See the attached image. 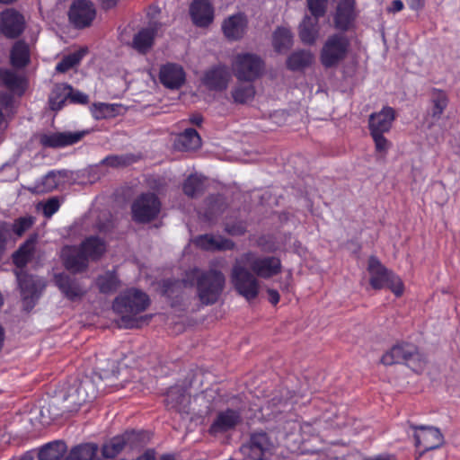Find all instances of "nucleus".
<instances>
[{"mask_svg":"<svg viewBox=\"0 0 460 460\" xmlns=\"http://www.w3.org/2000/svg\"><path fill=\"white\" fill-rule=\"evenodd\" d=\"M160 201L154 194L139 197L132 205L133 217L138 222H148L160 212Z\"/></svg>","mask_w":460,"mask_h":460,"instance_id":"nucleus-11","label":"nucleus"},{"mask_svg":"<svg viewBox=\"0 0 460 460\" xmlns=\"http://www.w3.org/2000/svg\"><path fill=\"white\" fill-rule=\"evenodd\" d=\"M149 305V298L139 289L131 288L118 296L113 303V309L121 315L123 322L131 321Z\"/></svg>","mask_w":460,"mask_h":460,"instance_id":"nucleus-5","label":"nucleus"},{"mask_svg":"<svg viewBox=\"0 0 460 460\" xmlns=\"http://www.w3.org/2000/svg\"><path fill=\"white\" fill-rule=\"evenodd\" d=\"M166 406L180 413H187L190 402V397L181 387H172L166 394Z\"/></svg>","mask_w":460,"mask_h":460,"instance_id":"nucleus-25","label":"nucleus"},{"mask_svg":"<svg viewBox=\"0 0 460 460\" xmlns=\"http://www.w3.org/2000/svg\"><path fill=\"white\" fill-rule=\"evenodd\" d=\"M95 8L92 2L78 0L73 3L69 10V20L76 28L89 26L95 18Z\"/></svg>","mask_w":460,"mask_h":460,"instance_id":"nucleus-15","label":"nucleus"},{"mask_svg":"<svg viewBox=\"0 0 460 460\" xmlns=\"http://www.w3.org/2000/svg\"><path fill=\"white\" fill-rule=\"evenodd\" d=\"M11 241V228L7 223L0 224V260L3 258L6 246Z\"/></svg>","mask_w":460,"mask_h":460,"instance_id":"nucleus-48","label":"nucleus"},{"mask_svg":"<svg viewBox=\"0 0 460 460\" xmlns=\"http://www.w3.org/2000/svg\"><path fill=\"white\" fill-rule=\"evenodd\" d=\"M139 460H155V453L154 450H147Z\"/></svg>","mask_w":460,"mask_h":460,"instance_id":"nucleus-59","label":"nucleus"},{"mask_svg":"<svg viewBox=\"0 0 460 460\" xmlns=\"http://www.w3.org/2000/svg\"><path fill=\"white\" fill-rule=\"evenodd\" d=\"M118 371L112 370L111 377H117L118 376Z\"/></svg>","mask_w":460,"mask_h":460,"instance_id":"nucleus-62","label":"nucleus"},{"mask_svg":"<svg viewBox=\"0 0 460 460\" xmlns=\"http://www.w3.org/2000/svg\"><path fill=\"white\" fill-rule=\"evenodd\" d=\"M350 41L342 32L331 34L325 40L321 51L320 61L326 68L337 66L349 51Z\"/></svg>","mask_w":460,"mask_h":460,"instance_id":"nucleus-6","label":"nucleus"},{"mask_svg":"<svg viewBox=\"0 0 460 460\" xmlns=\"http://www.w3.org/2000/svg\"><path fill=\"white\" fill-rule=\"evenodd\" d=\"M401 349L397 346H394L388 352H386L381 358V362L384 365L390 366L394 364H401V358L399 353Z\"/></svg>","mask_w":460,"mask_h":460,"instance_id":"nucleus-49","label":"nucleus"},{"mask_svg":"<svg viewBox=\"0 0 460 460\" xmlns=\"http://www.w3.org/2000/svg\"><path fill=\"white\" fill-rule=\"evenodd\" d=\"M404 7V4L402 3V1L401 0H394L391 4L387 7V12L388 13H398L400 11H402Z\"/></svg>","mask_w":460,"mask_h":460,"instance_id":"nucleus-54","label":"nucleus"},{"mask_svg":"<svg viewBox=\"0 0 460 460\" xmlns=\"http://www.w3.org/2000/svg\"><path fill=\"white\" fill-rule=\"evenodd\" d=\"M410 9L413 11L420 10L424 6L425 0H405Z\"/></svg>","mask_w":460,"mask_h":460,"instance_id":"nucleus-55","label":"nucleus"},{"mask_svg":"<svg viewBox=\"0 0 460 460\" xmlns=\"http://www.w3.org/2000/svg\"><path fill=\"white\" fill-rule=\"evenodd\" d=\"M97 286L101 292L111 293L117 289L119 281L113 272H106L97 279Z\"/></svg>","mask_w":460,"mask_h":460,"instance_id":"nucleus-44","label":"nucleus"},{"mask_svg":"<svg viewBox=\"0 0 460 460\" xmlns=\"http://www.w3.org/2000/svg\"><path fill=\"white\" fill-rule=\"evenodd\" d=\"M307 7L313 16L322 17L327 11L328 0H306Z\"/></svg>","mask_w":460,"mask_h":460,"instance_id":"nucleus-47","label":"nucleus"},{"mask_svg":"<svg viewBox=\"0 0 460 460\" xmlns=\"http://www.w3.org/2000/svg\"><path fill=\"white\" fill-rule=\"evenodd\" d=\"M203 177L198 174H191L183 183V191L190 197H195L203 190Z\"/></svg>","mask_w":460,"mask_h":460,"instance_id":"nucleus-42","label":"nucleus"},{"mask_svg":"<svg viewBox=\"0 0 460 460\" xmlns=\"http://www.w3.org/2000/svg\"><path fill=\"white\" fill-rule=\"evenodd\" d=\"M155 35L154 28L144 29L135 35L133 40L134 48L142 53L146 52L152 46Z\"/></svg>","mask_w":460,"mask_h":460,"instance_id":"nucleus-40","label":"nucleus"},{"mask_svg":"<svg viewBox=\"0 0 460 460\" xmlns=\"http://www.w3.org/2000/svg\"><path fill=\"white\" fill-rule=\"evenodd\" d=\"M60 207L59 200L56 198L49 199L47 202L43 204V214L47 217H50L53 214H55Z\"/></svg>","mask_w":460,"mask_h":460,"instance_id":"nucleus-51","label":"nucleus"},{"mask_svg":"<svg viewBox=\"0 0 460 460\" xmlns=\"http://www.w3.org/2000/svg\"><path fill=\"white\" fill-rule=\"evenodd\" d=\"M255 87L252 83L240 82L234 85L231 91V96L234 102L238 104H246L251 102L255 96Z\"/></svg>","mask_w":460,"mask_h":460,"instance_id":"nucleus-32","label":"nucleus"},{"mask_svg":"<svg viewBox=\"0 0 460 460\" xmlns=\"http://www.w3.org/2000/svg\"><path fill=\"white\" fill-rule=\"evenodd\" d=\"M30 57L29 45L22 40L16 41L10 54L11 64L16 68L24 67L29 64Z\"/></svg>","mask_w":460,"mask_h":460,"instance_id":"nucleus-30","label":"nucleus"},{"mask_svg":"<svg viewBox=\"0 0 460 460\" xmlns=\"http://www.w3.org/2000/svg\"><path fill=\"white\" fill-rule=\"evenodd\" d=\"M185 285H196L197 295L203 305H213L219 299L226 283L224 274L215 269L194 268L185 273Z\"/></svg>","mask_w":460,"mask_h":460,"instance_id":"nucleus-2","label":"nucleus"},{"mask_svg":"<svg viewBox=\"0 0 460 460\" xmlns=\"http://www.w3.org/2000/svg\"><path fill=\"white\" fill-rule=\"evenodd\" d=\"M248 22L245 15L236 13L229 16L222 23V31L225 37L235 41L243 38L247 31Z\"/></svg>","mask_w":460,"mask_h":460,"instance_id":"nucleus-18","label":"nucleus"},{"mask_svg":"<svg viewBox=\"0 0 460 460\" xmlns=\"http://www.w3.org/2000/svg\"><path fill=\"white\" fill-rule=\"evenodd\" d=\"M269 300L271 304L276 305L279 301V294L274 289L268 290Z\"/></svg>","mask_w":460,"mask_h":460,"instance_id":"nucleus-57","label":"nucleus"},{"mask_svg":"<svg viewBox=\"0 0 460 460\" xmlns=\"http://www.w3.org/2000/svg\"><path fill=\"white\" fill-rule=\"evenodd\" d=\"M87 51V48H81L80 49L65 56L60 62L57 64L56 71L58 73H66L74 68L81 62Z\"/></svg>","mask_w":460,"mask_h":460,"instance_id":"nucleus-38","label":"nucleus"},{"mask_svg":"<svg viewBox=\"0 0 460 460\" xmlns=\"http://www.w3.org/2000/svg\"><path fill=\"white\" fill-rule=\"evenodd\" d=\"M119 109L118 104L98 102L91 107V113L95 119H104L116 116Z\"/></svg>","mask_w":460,"mask_h":460,"instance_id":"nucleus-41","label":"nucleus"},{"mask_svg":"<svg viewBox=\"0 0 460 460\" xmlns=\"http://www.w3.org/2000/svg\"><path fill=\"white\" fill-rule=\"evenodd\" d=\"M226 230L233 235L242 234L244 232V228L243 226H226Z\"/></svg>","mask_w":460,"mask_h":460,"instance_id":"nucleus-56","label":"nucleus"},{"mask_svg":"<svg viewBox=\"0 0 460 460\" xmlns=\"http://www.w3.org/2000/svg\"><path fill=\"white\" fill-rule=\"evenodd\" d=\"M103 8L110 9L116 5L118 0H99Z\"/></svg>","mask_w":460,"mask_h":460,"instance_id":"nucleus-58","label":"nucleus"},{"mask_svg":"<svg viewBox=\"0 0 460 460\" xmlns=\"http://www.w3.org/2000/svg\"><path fill=\"white\" fill-rule=\"evenodd\" d=\"M293 45V34L287 27H278L272 34V46L275 51L283 53Z\"/></svg>","mask_w":460,"mask_h":460,"instance_id":"nucleus-31","label":"nucleus"},{"mask_svg":"<svg viewBox=\"0 0 460 460\" xmlns=\"http://www.w3.org/2000/svg\"><path fill=\"white\" fill-rule=\"evenodd\" d=\"M54 280L64 296L71 301L81 299L86 293L85 288L79 282L64 273L56 274Z\"/></svg>","mask_w":460,"mask_h":460,"instance_id":"nucleus-19","label":"nucleus"},{"mask_svg":"<svg viewBox=\"0 0 460 460\" xmlns=\"http://www.w3.org/2000/svg\"><path fill=\"white\" fill-rule=\"evenodd\" d=\"M281 261L275 256H260L246 252L237 258L231 272V281L236 291L247 300L254 299L260 290L256 277L270 279L281 271Z\"/></svg>","mask_w":460,"mask_h":460,"instance_id":"nucleus-1","label":"nucleus"},{"mask_svg":"<svg viewBox=\"0 0 460 460\" xmlns=\"http://www.w3.org/2000/svg\"><path fill=\"white\" fill-rule=\"evenodd\" d=\"M447 105V99L445 93H438L436 97L433 99V108L431 111V116L434 120H437L440 118L442 113L444 112L446 107Z\"/></svg>","mask_w":460,"mask_h":460,"instance_id":"nucleus-46","label":"nucleus"},{"mask_svg":"<svg viewBox=\"0 0 460 460\" xmlns=\"http://www.w3.org/2000/svg\"><path fill=\"white\" fill-rule=\"evenodd\" d=\"M190 120L191 123H193L195 125H200L202 122V117L199 114H195L190 117Z\"/></svg>","mask_w":460,"mask_h":460,"instance_id":"nucleus-60","label":"nucleus"},{"mask_svg":"<svg viewBox=\"0 0 460 460\" xmlns=\"http://www.w3.org/2000/svg\"><path fill=\"white\" fill-rule=\"evenodd\" d=\"M241 421L240 413L234 410H226L218 413L210 427L212 433L224 432L234 428Z\"/></svg>","mask_w":460,"mask_h":460,"instance_id":"nucleus-26","label":"nucleus"},{"mask_svg":"<svg viewBox=\"0 0 460 460\" xmlns=\"http://www.w3.org/2000/svg\"><path fill=\"white\" fill-rule=\"evenodd\" d=\"M231 68L238 81L252 83L261 75L264 64L255 54L240 53L234 58Z\"/></svg>","mask_w":460,"mask_h":460,"instance_id":"nucleus-7","label":"nucleus"},{"mask_svg":"<svg viewBox=\"0 0 460 460\" xmlns=\"http://www.w3.org/2000/svg\"><path fill=\"white\" fill-rule=\"evenodd\" d=\"M84 135V131L43 134L40 137V142L46 147H64L77 143Z\"/></svg>","mask_w":460,"mask_h":460,"instance_id":"nucleus-17","label":"nucleus"},{"mask_svg":"<svg viewBox=\"0 0 460 460\" xmlns=\"http://www.w3.org/2000/svg\"><path fill=\"white\" fill-rule=\"evenodd\" d=\"M196 244L208 251H226L234 248V244L229 239L222 236L204 234L196 239Z\"/></svg>","mask_w":460,"mask_h":460,"instance_id":"nucleus-27","label":"nucleus"},{"mask_svg":"<svg viewBox=\"0 0 460 460\" xmlns=\"http://www.w3.org/2000/svg\"><path fill=\"white\" fill-rule=\"evenodd\" d=\"M159 77L165 87L178 89L185 82V72L181 66L169 63L161 67Z\"/></svg>","mask_w":460,"mask_h":460,"instance_id":"nucleus-23","label":"nucleus"},{"mask_svg":"<svg viewBox=\"0 0 460 460\" xmlns=\"http://www.w3.org/2000/svg\"><path fill=\"white\" fill-rule=\"evenodd\" d=\"M61 179L62 175L60 172H49L40 180L36 181L30 190L37 194L52 191L59 185Z\"/></svg>","mask_w":460,"mask_h":460,"instance_id":"nucleus-33","label":"nucleus"},{"mask_svg":"<svg viewBox=\"0 0 460 460\" xmlns=\"http://www.w3.org/2000/svg\"><path fill=\"white\" fill-rule=\"evenodd\" d=\"M414 429L415 444L423 451L439 447L444 443V437L438 428L432 426H411Z\"/></svg>","mask_w":460,"mask_h":460,"instance_id":"nucleus-13","label":"nucleus"},{"mask_svg":"<svg viewBox=\"0 0 460 460\" xmlns=\"http://www.w3.org/2000/svg\"><path fill=\"white\" fill-rule=\"evenodd\" d=\"M69 99L72 102L84 104L88 102V96L79 91H74L71 87V93H69Z\"/></svg>","mask_w":460,"mask_h":460,"instance_id":"nucleus-53","label":"nucleus"},{"mask_svg":"<svg viewBox=\"0 0 460 460\" xmlns=\"http://www.w3.org/2000/svg\"><path fill=\"white\" fill-rule=\"evenodd\" d=\"M395 119V111L389 106L380 111L372 113L369 117L370 133H385L390 130Z\"/></svg>","mask_w":460,"mask_h":460,"instance_id":"nucleus-21","label":"nucleus"},{"mask_svg":"<svg viewBox=\"0 0 460 460\" xmlns=\"http://www.w3.org/2000/svg\"><path fill=\"white\" fill-rule=\"evenodd\" d=\"M71 86L66 84L55 85L49 95V106L53 111H59L69 98Z\"/></svg>","mask_w":460,"mask_h":460,"instance_id":"nucleus-36","label":"nucleus"},{"mask_svg":"<svg viewBox=\"0 0 460 460\" xmlns=\"http://www.w3.org/2000/svg\"><path fill=\"white\" fill-rule=\"evenodd\" d=\"M16 276L23 302L27 306L31 307L34 300L39 297L40 293L46 287V282L41 278L28 275L22 271L17 272Z\"/></svg>","mask_w":460,"mask_h":460,"instance_id":"nucleus-12","label":"nucleus"},{"mask_svg":"<svg viewBox=\"0 0 460 460\" xmlns=\"http://www.w3.org/2000/svg\"><path fill=\"white\" fill-rule=\"evenodd\" d=\"M201 146V138L193 128L186 129L179 135L176 140V146L181 150H195Z\"/></svg>","mask_w":460,"mask_h":460,"instance_id":"nucleus-35","label":"nucleus"},{"mask_svg":"<svg viewBox=\"0 0 460 460\" xmlns=\"http://www.w3.org/2000/svg\"><path fill=\"white\" fill-rule=\"evenodd\" d=\"M401 349L399 353L402 363H406L410 367L415 371L422 369L423 361L416 347L412 344H400L396 345Z\"/></svg>","mask_w":460,"mask_h":460,"instance_id":"nucleus-28","label":"nucleus"},{"mask_svg":"<svg viewBox=\"0 0 460 460\" xmlns=\"http://www.w3.org/2000/svg\"><path fill=\"white\" fill-rule=\"evenodd\" d=\"M102 163L104 164H107V165H110V166H112V167H117V166H120V165L126 164H127V160L123 156L111 155V156L106 157L102 161Z\"/></svg>","mask_w":460,"mask_h":460,"instance_id":"nucleus-52","label":"nucleus"},{"mask_svg":"<svg viewBox=\"0 0 460 460\" xmlns=\"http://www.w3.org/2000/svg\"><path fill=\"white\" fill-rule=\"evenodd\" d=\"M34 239H29L13 255V262L18 267H23L32 256Z\"/></svg>","mask_w":460,"mask_h":460,"instance_id":"nucleus-43","label":"nucleus"},{"mask_svg":"<svg viewBox=\"0 0 460 460\" xmlns=\"http://www.w3.org/2000/svg\"><path fill=\"white\" fill-rule=\"evenodd\" d=\"M356 0H338L332 15L333 26L344 32L353 28L358 18Z\"/></svg>","mask_w":460,"mask_h":460,"instance_id":"nucleus-10","label":"nucleus"},{"mask_svg":"<svg viewBox=\"0 0 460 460\" xmlns=\"http://www.w3.org/2000/svg\"><path fill=\"white\" fill-rule=\"evenodd\" d=\"M375 142L376 150L379 153L385 154L390 148V142L384 137V133H371Z\"/></svg>","mask_w":460,"mask_h":460,"instance_id":"nucleus-50","label":"nucleus"},{"mask_svg":"<svg viewBox=\"0 0 460 460\" xmlns=\"http://www.w3.org/2000/svg\"><path fill=\"white\" fill-rule=\"evenodd\" d=\"M271 450L272 443L264 432L252 434L249 441L240 448L241 453L251 460H267Z\"/></svg>","mask_w":460,"mask_h":460,"instance_id":"nucleus-9","label":"nucleus"},{"mask_svg":"<svg viewBox=\"0 0 460 460\" xmlns=\"http://www.w3.org/2000/svg\"><path fill=\"white\" fill-rule=\"evenodd\" d=\"M137 438L138 434L134 431L126 432L121 436L114 437L103 446V456L106 458L117 456L127 446L132 447Z\"/></svg>","mask_w":460,"mask_h":460,"instance_id":"nucleus-22","label":"nucleus"},{"mask_svg":"<svg viewBox=\"0 0 460 460\" xmlns=\"http://www.w3.org/2000/svg\"><path fill=\"white\" fill-rule=\"evenodd\" d=\"M0 84L13 92L22 93L25 88L24 78L8 69H0Z\"/></svg>","mask_w":460,"mask_h":460,"instance_id":"nucleus-34","label":"nucleus"},{"mask_svg":"<svg viewBox=\"0 0 460 460\" xmlns=\"http://www.w3.org/2000/svg\"><path fill=\"white\" fill-rule=\"evenodd\" d=\"M367 270L370 275L369 282L373 288L380 289L387 287L397 296L403 293L401 279L389 271L376 257L369 258Z\"/></svg>","mask_w":460,"mask_h":460,"instance_id":"nucleus-8","label":"nucleus"},{"mask_svg":"<svg viewBox=\"0 0 460 460\" xmlns=\"http://www.w3.org/2000/svg\"><path fill=\"white\" fill-rule=\"evenodd\" d=\"M105 250L103 241L98 237H89L80 247L65 246L61 251V258L66 269L76 273L85 270L89 261L99 259Z\"/></svg>","mask_w":460,"mask_h":460,"instance_id":"nucleus-3","label":"nucleus"},{"mask_svg":"<svg viewBox=\"0 0 460 460\" xmlns=\"http://www.w3.org/2000/svg\"><path fill=\"white\" fill-rule=\"evenodd\" d=\"M160 460H174V456L171 454H165L160 457Z\"/></svg>","mask_w":460,"mask_h":460,"instance_id":"nucleus-61","label":"nucleus"},{"mask_svg":"<svg viewBox=\"0 0 460 460\" xmlns=\"http://www.w3.org/2000/svg\"><path fill=\"white\" fill-rule=\"evenodd\" d=\"M314 54L309 50H296L292 52L287 59V66L292 71L302 70L313 64Z\"/></svg>","mask_w":460,"mask_h":460,"instance_id":"nucleus-29","label":"nucleus"},{"mask_svg":"<svg viewBox=\"0 0 460 460\" xmlns=\"http://www.w3.org/2000/svg\"><path fill=\"white\" fill-rule=\"evenodd\" d=\"M231 80L229 69L223 65L214 66L204 73L202 77L203 84L209 90L224 91L228 87Z\"/></svg>","mask_w":460,"mask_h":460,"instance_id":"nucleus-16","label":"nucleus"},{"mask_svg":"<svg viewBox=\"0 0 460 460\" xmlns=\"http://www.w3.org/2000/svg\"><path fill=\"white\" fill-rule=\"evenodd\" d=\"M66 452L62 441H54L44 446L39 452V460H59Z\"/></svg>","mask_w":460,"mask_h":460,"instance_id":"nucleus-37","label":"nucleus"},{"mask_svg":"<svg viewBox=\"0 0 460 460\" xmlns=\"http://www.w3.org/2000/svg\"><path fill=\"white\" fill-rule=\"evenodd\" d=\"M190 14L195 25L207 27L213 22L214 9L208 0H194L190 6Z\"/></svg>","mask_w":460,"mask_h":460,"instance_id":"nucleus-20","label":"nucleus"},{"mask_svg":"<svg viewBox=\"0 0 460 460\" xmlns=\"http://www.w3.org/2000/svg\"><path fill=\"white\" fill-rule=\"evenodd\" d=\"M98 447L94 444H85L71 450L66 460H96Z\"/></svg>","mask_w":460,"mask_h":460,"instance_id":"nucleus-39","label":"nucleus"},{"mask_svg":"<svg viewBox=\"0 0 460 460\" xmlns=\"http://www.w3.org/2000/svg\"><path fill=\"white\" fill-rule=\"evenodd\" d=\"M320 17L305 15L299 24L298 35L301 41L306 45H314L319 38L320 29L318 19Z\"/></svg>","mask_w":460,"mask_h":460,"instance_id":"nucleus-24","label":"nucleus"},{"mask_svg":"<svg viewBox=\"0 0 460 460\" xmlns=\"http://www.w3.org/2000/svg\"><path fill=\"white\" fill-rule=\"evenodd\" d=\"M33 224L34 218L32 217H22L16 219L13 224L10 226L11 241H15V239H13V234H14L17 238L21 237L32 226Z\"/></svg>","mask_w":460,"mask_h":460,"instance_id":"nucleus-45","label":"nucleus"},{"mask_svg":"<svg viewBox=\"0 0 460 460\" xmlns=\"http://www.w3.org/2000/svg\"><path fill=\"white\" fill-rule=\"evenodd\" d=\"M25 28L24 17L13 9L0 13V31L10 39L20 36Z\"/></svg>","mask_w":460,"mask_h":460,"instance_id":"nucleus-14","label":"nucleus"},{"mask_svg":"<svg viewBox=\"0 0 460 460\" xmlns=\"http://www.w3.org/2000/svg\"><path fill=\"white\" fill-rule=\"evenodd\" d=\"M110 378L106 371L94 376H85L82 379L75 381L67 389L64 400L67 402L66 410L76 411L84 403L93 400L98 394L96 379Z\"/></svg>","mask_w":460,"mask_h":460,"instance_id":"nucleus-4","label":"nucleus"}]
</instances>
